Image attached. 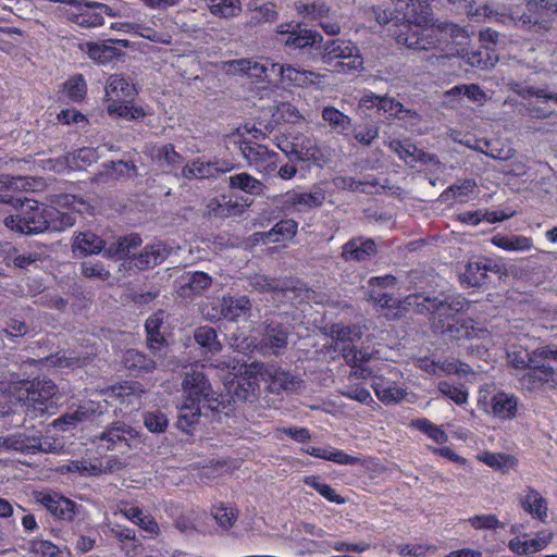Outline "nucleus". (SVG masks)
Instances as JSON below:
<instances>
[{"label":"nucleus","mask_w":557,"mask_h":557,"mask_svg":"<svg viewBox=\"0 0 557 557\" xmlns=\"http://www.w3.org/2000/svg\"><path fill=\"white\" fill-rule=\"evenodd\" d=\"M397 10L403 12L406 23L396 35L398 44L414 50L441 49L451 42L468 38V33L454 23L422 25L426 22L424 7L416 0H397Z\"/></svg>","instance_id":"nucleus-1"},{"label":"nucleus","mask_w":557,"mask_h":557,"mask_svg":"<svg viewBox=\"0 0 557 557\" xmlns=\"http://www.w3.org/2000/svg\"><path fill=\"white\" fill-rule=\"evenodd\" d=\"M404 302L416 306L420 313L432 314L435 330L449 339L485 338L490 334L487 329L472 319L455 320L457 313L466 312L470 307V301L460 295L444 299L420 294L409 295Z\"/></svg>","instance_id":"nucleus-2"},{"label":"nucleus","mask_w":557,"mask_h":557,"mask_svg":"<svg viewBox=\"0 0 557 557\" xmlns=\"http://www.w3.org/2000/svg\"><path fill=\"white\" fill-rule=\"evenodd\" d=\"M335 350L342 352L346 362L351 367L350 376L355 379H372V388L376 397L385 405L399 403L406 392L396 382L385 377L383 371H377L368 363L374 358L373 352L357 350L352 343L360 339L361 332L356 326H337L334 331Z\"/></svg>","instance_id":"nucleus-3"},{"label":"nucleus","mask_w":557,"mask_h":557,"mask_svg":"<svg viewBox=\"0 0 557 557\" xmlns=\"http://www.w3.org/2000/svg\"><path fill=\"white\" fill-rule=\"evenodd\" d=\"M0 202L11 205L15 212L4 218V225L21 234H39L46 231L61 232L74 225L75 218L61 212L54 207L39 203L36 200L0 194Z\"/></svg>","instance_id":"nucleus-4"},{"label":"nucleus","mask_w":557,"mask_h":557,"mask_svg":"<svg viewBox=\"0 0 557 557\" xmlns=\"http://www.w3.org/2000/svg\"><path fill=\"white\" fill-rule=\"evenodd\" d=\"M453 3L463 2L469 16L487 18L493 22L513 23L525 28L539 25L547 29L554 14H557V3L550 0H525L527 12L520 14L515 8L505 9L484 4L473 9V0H449Z\"/></svg>","instance_id":"nucleus-5"},{"label":"nucleus","mask_w":557,"mask_h":557,"mask_svg":"<svg viewBox=\"0 0 557 557\" xmlns=\"http://www.w3.org/2000/svg\"><path fill=\"white\" fill-rule=\"evenodd\" d=\"M182 385L185 399L180 409L177 426L188 433L189 428L197 423L203 410L219 409L221 395L213 391L208 379L198 370L186 373Z\"/></svg>","instance_id":"nucleus-6"},{"label":"nucleus","mask_w":557,"mask_h":557,"mask_svg":"<svg viewBox=\"0 0 557 557\" xmlns=\"http://www.w3.org/2000/svg\"><path fill=\"white\" fill-rule=\"evenodd\" d=\"M58 387L47 379H37L32 382H15L12 386V395L27 412L44 414L54 408L59 397Z\"/></svg>","instance_id":"nucleus-7"},{"label":"nucleus","mask_w":557,"mask_h":557,"mask_svg":"<svg viewBox=\"0 0 557 557\" xmlns=\"http://www.w3.org/2000/svg\"><path fill=\"white\" fill-rule=\"evenodd\" d=\"M320 49L323 63L336 66L339 73L359 71L363 66L359 48L350 40L339 38L327 40Z\"/></svg>","instance_id":"nucleus-8"},{"label":"nucleus","mask_w":557,"mask_h":557,"mask_svg":"<svg viewBox=\"0 0 557 557\" xmlns=\"http://www.w3.org/2000/svg\"><path fill=\"white\" fill-rule=\"evenodd\" d=\"M478 408L503 421L513 420L518 414L519 398L515 394L498 391L492 396L488 389L480 388Z\"/></svg>","instance_id":"nucleus-9"},{"label":"nucleus","mask_w":557,"mask_h":557,"mask_svg":"<svg viewBox=\"0 0 557 557\" xmlns=\"http://www.w3.org/2000/svg\"><path fill=\"white\" fill-rule=\"evenodd\" d=\"M0 449L23 454H55L62 449L61 443L51 436H29L23 433L0 437Z\"/></svg>","instance_id":"nucleus-10"},{"label":"nucleus","mask_w":557,"mask_h":557,"mask_svg":"<svg viewBox=\"0 0 557 557\" xmlns=\"http://www.w3.org/2000/svg\"><path fill=\"white\" fill-rule=\"evenodd\" d=\"M137 432L124 422H113L98 436V447L106 450L117 451L122 455L128 453Z\"/></svg>","instance_id":"nucleus-11"},{"label":"nucleus","mask_w":557,"mask_h":557,"mask_svg":"<svg viewBox=\"0 0 557 557\" xmlns=\"http://www.w3.org/2000/svg\"><path fill=\"white\" fill-rule=\"evenodd\" d=\"M253 373H260V376L269 385L272 393H280L281 391H296L300 387L301 381L289 371H285L274 364H264L253 362L249 364L247 370Z\"/></svg>","instance_id":"nucleus-12"},{"label":"nucleus","mask_w":557,"mask_h":557,"mask_svg":"<svg viewBox=\"0 0 557 557\" xmlns=\"http://www.w3.org/2000/svg\"><path fill=\"white\" fill-rule=\"evenodd\" d=\"M67 18L78 26L90 28L98 27L104 23V13L102 2H87L84 0H67Z\"/></svg>","instance_id":"nucleus-13"},{"label":"nucleus","mask_w":557,"mask_h":557,"mask_svg":"<svg viewBox=\"0 0 557 557\" xmlns=\"http://www.w3.org/2000/svg\"><path fill=\"white\" fill-rule=\"evenodd\" d=\"M35 499L55 519L69 522L78 515L81 508L72 499L55 492H38L35 494Z\"/></svg>","instance_id":"nucleus-14"},{"label":"nucleus","mask_w":557,"mask_h":557,"mask_svg":"<svg viewBox=\"0 0 557 557\" xmlns=\"http://www.w3.org/2000/svg\"><path fill=\"white\" fill-rule=\"evenodd\" d=\"M277 66L278 63H274L270 59L262 61L238 59L224 62L222 69L227 74H245L249 77L261 79L268 77L269 72H276Z\"/></svg>","instance_id":"nucleus-15"},{"label":"nucleus","mask_w":557,"mask_h":557,"mask_svg":"<svg viewBox=\"0 0 557 557\" xmlns=\"http://www.w3.org/2000/svg\"><path fill=\"white\" fill-rule=\"evenodd\" d=\"M554 539V532L544 529L535 532L532 536L523 534L516 536L508 542V548L516 555L522 556L533 554L546 548Z\"/></svg>","instance_id":"nucleus-16"},{"label":"nucleus","mask_w":557,"mask_h":557,"mask_svg":"<svg viewBox=\"0 0 557 557\" xmlns=\"http://www.w3.org/2000/svg\"><path fill=\"white\" fill-rule=\"evenodd\" d=\"M107 406L96 400H87L79 405L76 409L70 410L53 421V426L62 431H70L79 423L89 420L96 414H101Z\"/></svg>","instance_id":"nucleus-17"},{"label":"nucleus","mask_w":557,"mask_h":557,"mask_svg":"<svg viewBox=\"0 0 557 557\" xmlns=\"http://www.w3.org/2000/svg\"><path fill=\"white\" fill-rule=\"evenodd\" d=\"M556 376L554 369L539 359L537 362L527 369L519 382L522 388L531 392L541 388L545 384L555 385L557 383Z\"/></svg>","instance_id":"nucleus-18"},{"label":"nucleus","mask_w":557,"mask_h":557,"mask_svg":"<svg viewBox=\"0 0 557 557\" xmlns=\"http://www.w3.org/2000/svg\"><path fill=\"white\" fill-rule=\"evenodd\" d=\"M145 394L146 392L139 382L126 381L108 391L107 397L112 400H117L121 405L129 407L132 411L141 407Z\"/></svg>","instance_id":"nucleus-19"},{"label":"nucleus","mask_w":557,"mask_h":557,"mask_svg":"<svg viewBox=\"0 0 557 557\" xmlns=\"http://www.w3.org/2000/svg\"><path fill=\"white\" fill-rule=\"evenodd\" d=\"M277 41L286 47L302 49L315 44L317 33L302 29L299 24H282L277 27Z\"/></svg>","instance_id":"nucleus-20"},{"label":"nucleus","mask_w":557,"mask_h":557,"mask_svg":"<svg viewBox=\"0 0 557 557\" xmlns=\"http://www.w3.org/2000/svg\"><path fill=\"white\" fill-rule=\"evenodd\" d=\"M232 170L225 162H211L197 158L182 168L181 175L187 180H203L216 177L220 173Z\"/></svg>","instance_id":"nucleus-21"},{"label":"nucleus","mask_w":557,"mask_h":557,"mask_svg":"<svg viewBox=\"0 0 557 557\" xmlns=\"http://www.w3.org/2000/svg\"><path fill=\"white\" fill-rule=\"evenodd\" d=\"M325 193L317 187L309 193L288 191L282 196V207L285 210L305 211L323 205Z\"/></svg>","instance_id":"nucleus-22"},{"label":"nucleus","mask_w":557,"mask_h":557,"mask_svg":"<svg viewBox=\"0 0 557 557\" xmlns=\"http://www.w3.org/2000/svg\"><path fill=\"white\" fill-rule=\"evenodd\" d=\"M276 72L283 85L293 87H308L313 84H319L322 78V75L317 72L307 71L290 64H278Z\"/></svg>","instance_id":"nucleus-23"},{"label":"nucleus","mask_w":557,"mask_h":557,"mask_svg":"<svg viewBox=\"0 0 557 557\" xmlns=\"http://www.w3.org/2000/svg\"><path fill=\"white\" fill-rule=\"evenodd\" d=\"M376 253V244L372 238L354 237L342 247L341 257L347 261L362 262Z\"/></svg>","instance_id":"nucleus-24"},{"label":"nucleus","mask_w":557,"mask_h":557,"mask_svg":"<svg viewBox=\"0 0 557 557\" xmlns=\"http://www.w3.org/2000/svg\"><path fill=\"white\" fill-rule=\"evenodd\" d=\"M288 343V330L277 322L267 324L262 338L259 343V349L263 352L271 351L278 355L286 348Z\"/></svg>","instance_id":"nucleus-25"},{"label":"nucleus","mask_w":557,"mask_h":557,"mask_svg":"<svg viewBox=\"0 0 557 557\" xmlns=\"http://www.w3.org/2000/svg\"><path fill=\"white\" fill-rule=\"evenodd\" d=\"M519 504L533 519L544 522L548 516L547 500L532 486H527L519 495Z\"/></svg>","instance_id":"nucleus-26"},{"label":"nucleus","mask_w":557,"mask_h":557,"mask_svg":"<svg viewBox=\"0 0 557 557\" xmlns=\"http://www.w3.org/2000/svg\"><path fill=\"white\" fill-rule=\"evenodd\" d=\"M113 44L121 45L124 48L129 46L128 40L116 39L102 42H86L83 47V50L91 60L100 64H106L121 55V51L114 47Z\"/></svg>","instance_id":"nucleus-27"},{"label":"nucleus","mask_w":557,"mask_h":557,"mask_svg":"<svg viewBox=\"0 0 557 557\" xmlns=\"http://www.w3.org/2000/svg\"><path fill=\"white\" fill-rule=\"evenodd\" d=\"M170 253V248L162 242L148 245L136 257L133 258V264L139 270L153 268L164 261Z\"/></svg>","instance_id":"nucleus-28"},{"label":"nucleus","mask_w":557,"mask_h":557,"mask_svg":"<svg viewBox=\"0 0 557 557\" xmlns=\"http://www.w3.org/2000/svg\"><path fill=\"white\" fill-rule=\"evenodd\" d=\"M136 92L134 84L119 74L111 75L106 85V97L108 103L133 99Z\"/></svg>","instance_id":"nucleus-29"},{"label":"nucleus","mask_w":557,"mask_h":557,"mask_svg":"<svg viewBox=\"0 0 557 557\" xmlns=\"http://www.w3.org/2000/svg\"><path fill=\"white\" fill-rule=\"evenodd\" d=\"M297 140V161L312 162L318 166H322L327 161V156L318 146L312 137H298Z\"/></svg>","instance_id":"nucleus-30"},{"label":"nucleus","mask_w":557,"mask_h":557,"mask_svg":"<svg viewBox=\"0 0 557 557\" xmlns=\"http://www.w3.org/2000/svg\"><path fill=\"white\" fill-rule=\"evenodd\" d=\"M418 367L425 371L429 374L433 375H443V374H451V373H466L468 366L459 362L456 359H445L443 361H436L431 358H421L418 361Z\"/></svg>","instance_id":"nucleus-31"},{"label":"nucleus","mask_w":557,"mask_h":557,"mask_svg":"<svg viewBox=\"0 0 557 557\" xmlns=\"http://www.w3.org/2000/svg\"><path fill=\"white\" fill-rule=\"evenodd\" d=\"M147 153L153 162L170 169L181 166L184 161L183 156L175 150L172 144L150 146Z\"/></svg>","instance_id":"nucleus-32"},{"label":"nucleus","mask_w":557,"mask_h":557,"mask_svg":"<svg viewBox=\"0 0 557 557\" xmlns=\"http://www.w3.org/2000/svg\"><path fill=\"white\" fill-rule=\"evenodd\" d=\"M251 308V304L246 296L240 297H223L220 304V314L212 318L222 317L230 321L245 315Z\"/></svg>","instance_id":"nucleus-33"},{"label":"nucleus","mask_w":557,"mask_h":557,"mask_svg":"<svg viewBox=\"0 0 557 557\" xmlns=\"http://www.w3.org/2000/svg\"><path fill=\"white\" fill-rule=\"evenodd\" d=\"M490 270L491 267L485 261H469L465 265V270L459 275L460 282L465 286H480L485 282Z\"/></svg>","instance_id":"nucleus-34"},{"label":"nucleus","mask_w":557,"mask_h":557,"mask_svg":"<svg viewBox=\"0 0 557 557\" xmlns=\"http://www.w3.org/2000/svg\"><path fill=\"white\" fill-rule=\"evenodd\" d=\"M165 312L160 310L146 321L147 341L151 350H161L164 345L163 327Z\"/></svg>","instance_id":"nucleus-35"},{"label":"nucleus","mask_w":557,"mask_h":557,"mask_svg":"<svg viewBox=\"0 0 557 557\" xmlns=\"http://www.w3.org/2000/svg\"><path fill=\"white\" fill-rule=\"evenodd\" d=\"M504 84L509 90L523 99L536 97L537 99L550 100L557 103V92L549 91L547 87L536 88L534 86H523L521 83L511 78L508 81L504 79Z\"/></svg>","instance_id":"nucleus-36"},{"label":"nucleus","mask_w":557,"mask_h":557,"mask_svg":"<svg viewBox=\"0 0 557 557\" xmlns=\"http://www.w3.org/2000/svg\"><path fill=\"white\" fill-rule=\"evenodd\" d=\"M491 243L507 251H528L533 247V239L522 235L496 234L491 238Z\"/></svg>","instance_id":"nucleus-37"},{"label":"nucleus","mask_w":557,"mask_h":557,"mask_svg":"<svg viewBox=\"0 0 557 557\" xmlns=\"http://www.w3.org/2000/svg\"><path fill=\"white\" fill-rule=\"evenodd\" d=\"M322 119L327 125L339 135H348L351 127V119L334 107H325L322 110Z\"/></svg>","instance_id":"nucleus-38"},{"label":"nucleus","mask_w":557,"mask_h":557,"mask_svg":"<svg viewBox=\"0 0 557 557\" xmlns=\"http://www.w3.org/2000/svg\"><path fill=\"white\" fill-rule=\"evenodd\" d=\"M133 99L120 100L116 102H110L107 106V111L111 116H119L125 120H139L146 115L145 110L141 107L132 103Z\"/></svg>","instance_id":"nucleus-39"},{"label":"nucleus","mask_w":557,"mask_h":557,"mask_svg":"<svg viewBox=\"0 0 557 557\" xmlns=\"http://www.w3.org/2000/svg\"><path fill=\"white\" fill-rule=\"evenodd\" d=\"M476 459L492 469L502 472L513 469L518 463L513 456L505 453L482 451L478 454Z\"/></svg>","instance_id":"nucleus-40"},{"label":"nucleus","mask_w":557,"mask_h":557,"mask_svg":"<svg viewBox=\"0 0 557 557\" xmlns=\"http://www.w3.org/2000/svg\"><path fill=\"white\" fill-rule=\"evenodd\" d=\"M104 247V240L91 232H84L75 237L73 251L81 255L99 253Z\"/></svg>","instance_id":"nucleus-41"},{"label":"nucleus","mask_w":557,"mask_h":557,"mask_svg":"<svg viewBox=\"0 0 557 557\" xmlns=\"http://www.w3.org/2000/svg\"><path fill=\"white\" fill-rule=\"evenodd\" d=\"M239 211V205L224 195L209 199L206 205V213L216 218H227Z\"/></svg>","instance_id":"nucleus-42"},{"label":"nucleus","mask_w":557,"mask_h":557,"mask_svg":"<svg viewBox=\"0 0 557 557\" xmlns=\"http://www.w3.org/2000/svg\"><path fill=\"white\" fill-rule=\"evenodd\" d=\"M228 184L231 188L256 196L261 195L265 188L261 181L245 172L230 176Z\"/></svg>","instance_id":"nucleus-43"},{"label":"nucleus","mask_w":557,"mask_h":557,"mask_svg":"<svg viewBox=\"0 0 557 557\" xmlns=\"http://www.w3.org/2000/svg\"><path fill=\"white\" fill-rule=\"evenodd\" d=\"M123 363L128 370L144 373L151 372L157 364L154 360L147 358L146 355L136 349H128L124 352Z\"/></svg>","instance_id":"nucleus-44"},{"label":"nucleus","mask_w":557,"mask_h":557,"mask_svg":"<svg viewBox=\"0 0 557 557\" xmlns=\"http://www.w3.org/2000/svg\"><path fill=\"white\" fill-rule=\"evenodd\" d=\"M111 533L122 542L121 549L127 556L137 555V549L141 547V544L136 540L135 530L115 524L111 528Z\"/></svg>","instance_id":"nucleus-45"},{"label":"nucleus","mask_w":557,"mask_h":557,"mask_svg":"<svg viewBox=\"0 0 557 557\" xmlns=\"http://www.w3.org/2000/svg\"><path fill=\"white\" fill-rule=\"evenodd\" d=\"M476 183L474 180L466 178L459 181L458 183L449 186L442 194L444 199H449L450 197L455 199V201L465 203L469 200L470 196L475 191Z\"/></svg>","instance_id":"nucleus-46"},{"label":"nucleus","mask_w":557,"mask_h":557,"mask_svg":"<svg viewBox=\"0 0 557 557\" xmlns=\"http://www.w3.org/2000/svg\"><path fill=\"white\" fill-rule=\"evenodd\" d=\"M209 11L219 17H234L242 11L240 0H205Z\"/></svg>","instance_id":"nucleus-47"},{"label":"nucleus","mask_w":557,"mask_h":557,"mask_svg":"<svg viewBox=\"0 0 557 557\" xmlns=\"http://www.w3.org/2000/svg\"><path fill=\"white\" fill-rule=\"evenodd\" d=\"M100 463L94 462V459H82L72 460L69 463L62 465L58 468V472L61 474L65 473H78L79 475H99Z\"/></svg>","instance_id":"nucleus-48"},{"label":"nucleus","mask_w":557,"mask_h":557,"mask_svg":"<svg viewBox=\"0 0 557 557\" xmlns=\"http://www.w3.org/2000/svg\"><path fill=\"white\" fill-rule=\"evenodd\" d=\"M244 368L245 376L237 380L235 394L238 398L250 400L251 397L256 396V392L258 391V375H260V373H251L247 371L249 369V364H245Z\"/></svg>","instance_id":"nucleus-49"},{"label":"nucleus","mask_w":557,"mask_h":557,"mask_svg":"<svg viewBox=\"0 0 557 557\" xmlns=\"http://www.w3.org/2000/svg\"><path fill=\"white\" fill-rule=\"evenodd\" d=\"M211 516L221 529L228 530L237 521L238 510L232 505L219 504L212 506Z\"/></svg>","instance_id":"nucleus-50"},{"label":"nucleus","mask_w":557,"mask_h":557,"mask_svg":"<svg viewBox=\"0 0 557 557\" xmlns=\"http://www.w3.org/2000/svg\"><path fill=\"white\" fill-rule=\"evenodd\" d=\"M103 13L110 17H125L132 20H140L141 12L133 8L129 3L123 0H115L113 3H103Z\"/></svg>","instance_id":"nucleus-51"},{"label":"nucleus","mask_w":557,"mask_h":557,"mask_svg":"<svg viewBox=\"0 0 557 557\" xmlns=\"http://www.w3.org/2000/svg\"><path fill=\"white\" fill-rule=\"evenodd\" d=\"M304 483L313 490H315L322 497H324L326 500L342 505L345 504V498L336 493V491L329 484L324 483L319 476L317 475H309L305 476Z\"/></svg>","instance_id":"nucleus-52"},{"label":"nucleus","mask_w":557,"mask_h":557,"mask_svg":"<svg viewBox=\"0 0 557 557\" xmlns=\"http://www.w3.org/2000/svg\"><path fill=\"white\" fill-rule=\"evenodd\" d=\"M411 425L437 444H444L448 441L446 432L426 418L412 420Z\"/></svg>","instance_id":"nucleus-53"},{"label":"nucleus","mask_w":557,"mask_h":557,"mask_svg":"<svg viewBox=\"0 0 557 557\" xmlns=\"http://www.w3.org/2000/svg\"><path fill=\"white\" fill-rule=\"evenodd\" d=\"M466 96L470 101L480 106L487 100L486 92L476 84L458 85L446 91L447 97Z\"/></svg>","instance_id":"nucleus-54"},{"label":"nucleus","mask_w":557,"mask_h":557,"mask_svg":"<svg viewBox=\"0 0 557 557\" xmlns=\"http://www.w3.org/2000/svg\"><path fill=\"white\" fill-rule=\"evenodd\" d=\"M239 149L244 158L248 161V163L250 165H253L256 169L259 166L262 159L269 151L267 146L257 143H251L248 140L240 141Z\"/></svg>","instance_id":"nucleus-55"},{"label":"nucleus","mask_w":557,"mask_h":557,"mask_svg":"<svg viewBox=\"0 0 557 557\" xmlns=\"http://www.w3.org/2000/svg\"><path fill=\"white\" fill-rule=\"evenodd\" d=\"M132 27L134 34L152 42L162 45H171L172 42V36L169 33L157 32L151 26L144 24L141 18L136 20L135 26Z\"/></svg>","instance_id":"nucleus-56"},{"label":"nucleus","mask_w":557,"mask_h":557,"mask_svg":"<svg viewBox=\"0 0 557 557\" xmlns=\"http://www.w3.org/2000/svg\"><path fill=\"white\" fill-rule=\"evenodd\" d=\"M467 62L471 66L479 67L481 70L493 67L497 63V55L494 51H490L488 48H483L475 51L467 52Z\"/></svg>","instance_id":"nucleus-57"},{"label":"nucleus","mask_w":557,"mask_h":557,"mask_svg":"<svg viewBox=\"0 0 557 557\" xmlns=\"http://www.w3.org/2000/svg\"><path fill=\"white\" fill-rule=\"evenodd\" d=\"M437 388L442 395L451 399L457 405H463L468 401L469 393L462 384L456 385L448 381H441Z\"/></svg>","instance_id":"nucleus-58"},{"label":"nucleus","mask_w":557,"mask_h":557,"mask_svg":"<svg viewBox=\"0 0 557 557\" xmlns=\"http://www.w3.org/2000/svg\"><path fill=\"white\" fill-rule=\"evenodd\" d=\"M296 10L304 17H308L313 21L320 20L329 13L327 5L321 0H315L310 3L297 2Z\"/></svg>","instance_id":"nucleus-59"},{"label":"nucleus","mask_w":557,"mask_h":557,"mask_svg":"<svg viewBox=\"0 0 557 557\" xmlns=\"http://www.w3.org/2000/svg\"><path fill=\"white\" fill-rule=\"evenodd\" d=\"M195 341L211 352L219 351L221 344L218 341L216 332L210 326H201L195 331Z\"/></svg>","instance_id":"nucleus-60"},{"label":"nucleus","mask_w":557,"mask_h":557,"mask_svg":"<svg viewBox=\"0 0 557 557\" xmlns=\"http://www.w3.org/2000/svg\"><path fill=\"white\" fill-rule=\"evenodd\" d=\"M371 298L382 308L386 309L388 312L386 313L387 318L398 319L404 315L405 307L401 306L400 301L396 298H393L388 294H381L375 297L371 295Z\"/></svg>","instance_id":"nucleus-61"},{"label":"nucleus","mask_w":557,"mask_h":557,"mask_svg":"<svg viewBox=\"0 0 557 557\" xmlns=\"http://www.w3.org/2000/svg\"><path fill=\"white\" fill-rule=\"evenodd\" d=\"M540 354L537 350L529 352L528 350L520 349L508 352L510 364L516 369L527 370L534 362H537Z\"/></svg>","instance_id":"nucleus-62"},{"label":"nucleus","mask_w":557,"mask_h":557,"mask_svg":"<svg viewBox=\"0 0 557 557\" xmlns=\"http://www.w3.org/2000/svg\"><path fill=\"white\" fill-rule=\"evenodd\" d=\"M28 550L41 557H60L59 546L48 540L34 539L28 542Z\"/></svg>","instance_id":"nucleus-63"},{"label":"nucleus","mask_w":557,"mask_h":557,"mask_svg":"<svg viewBox=\"0 0 557 557\" xmlns=\"http://www.w3.org/2000/svg\"><path fill=\"white\" fill-rule=\"evenodd\" d=\"M87 358H81L73 352H57L47 358V362L51 366L59 368L82 367L86 363Z\"/></svg>","instance_id":"nucleus-64"}]
</instances>
